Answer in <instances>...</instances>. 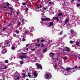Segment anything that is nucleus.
I'll return each instance as SVG.
<instances>
[{
	"instance_id": "nucleus-34",
	"label": "nucleus",
	"mask_w": 80,
	"mask_h": 80,
	"mask_svg": "<svg viewBox=\"0 0 80 80\" xmlns=\"http://www.w3.org/2000/svg\"><path fill=\"white\" fill-rule=\"evenodd\" d=\"M28 76L29 77H31V75H30V74L29 73L28 74Z\"/></svg>"
},
{
	"instance_id": "nucleus-28",
	"label": "nucleus",
	"mask_w": 80,
	"mask_h": 80,
	"mask_svg": "<svg viewBox=\"0 0 80 80\" xmlns=\"http://www.w3.org/2000/svg\"><path fill=\"white\" fill-rule=\"evenodd\" d=\"M26 10L27 12H28V7H26Z\"/></svg>"
},
{
	"instance_id": "nucleus-13",
	"label": "nucleus",
	"mask_w": 80,
	"mask_h": 80,
	"mask_svg": "<svg viewBox=\"0 0 80 80\" xmlns=\"http://www.w3.org/2000/svg\"><path fill=\"white\" fill-rule=\"evenodd\" d=\"M7 68H8V67L7 66H5L4 68H2V70H4V69H7Z\"/></svg>"
},
{
	"instance_id": "nucleus-11",
	"label": "nucleus",
	"mask_w": 80,
	"mask_h": 80,
	"mask_svg": "<svg viewBox=\"0 0 80 80\" xmlns=\"http://www.w3.org/2000/svg\"><path fill=\"white\" fill-rule=\"evenodd\" d=\"M20 64H21V65H23V64L24 63V62H23L22 61H21L20 62Z\"/></svg>"
},
{
	"instance_id": "nucleus-33",
	"label": "nucleus",
	"mask_w": 80,
	"mask_h": 80,
	"mask_svg": "<svg viewBox=\"0 0 80 80\" xmlns=\"http://www.w3.org/2000/svg\"><path fill=\"white\" fill-rule=\"evenodd\" d=\"M77 6L78 7H79L80 6V4H77Z\"/></svg>"
},
{
	"instance_id": "nucleus-42",
	"label": "nucleus",
	"mask_w": 80,
	"mask_h": 80,
	"mask_svg": "<svg viewBox=\"0 0 80 80\" xmlns=\"http://www.w3.org/2000/svg\"><path fill=\"white\" fill-rule=\"evenodd\" d=\"M19 78H20V77H19L18 76L17 77V80H18V79H19Z\"/></svg>"
},
{
	"instance_id": "nucleus-64",
	"label": "nucleus",
	"mask_w": 80,
	"mask_h": 80,
	"mask_svg": "<svg viewBox=\"0 0 80 80\" xmlns=\"http://www.w3.org/2000/svg\"><path fill=\"white\" fill-rule=\"evenodd\" d=\"M26 80H29V79H26Z\"/></svg>"
},
{
	"instance_id": "nucleus-53",
	"label": "nucleus",
	"mask_w": 80,
	"mask_h": 80,
	"mask_svg": "<svg viewBox=\"0 0 80 80\" xmlns=\"http://www.w3.org/2000/svg\"><path fill=\"white\" fill-rule=\"evenodd\" d=\"M19 26H20V22H19V23L18 24Z\"/></svg>"
},
{
	"instance_id": "nucleus-27",
	"label": "nucleus",
	"mask_w": 80,
	"mask_h": 80,
	"mask_svg": "<svg viewBox=\"0 0 80 80\" xmlns=\"http://www.w3.org/2000/svg\"><path fill=\"white\" fill-rule=\"evenodd\" d=\"M65 60H68V58L67 57H65Z\"/></svg>"
},
{
	"instance_id": "nucleus-35",
	"label": "nucleus",
	"mask_w": 80,
	"mask_h": 80,
	"mask_svg": "<svg viewBox=\"0 0 80 80\" xmlns=\"http://www.w3.org/2000/svg\"><path fill=\"white\" fill-rule=\"evenodd\" d=\"M23 55H27V53L26 52H24L22 53Z\"/></svg>"
},
{
	"instance_id": "nucleus-47",
	"label": "nucleus",
	"mask_w": 80,
	"mask_h": 80,
	"mask_svg": "<svg viewBox=\"0 0 80 80\" xmlns=\"http://www.w3.org/2000/svg\"><path fill=\"white\" fill-rule=\"evenodd\" d=\"M25 33H28V31H26L25 32Z\"/></svg>"
},
{
	"instance_id": "nucleus-6",
	"label": "nucleus",
	"mask_w": 80,
	"mask_h": 80,
	"mask_svg": "<svg viewBox=\"0 0 80 80\" xmlns=\"http://www.w3.org/2000/svg\"><path fill=\"white\" fill-rule=\"evenodd\" d=\"M52 25H53V22H50L49 23V27H52Z\"/></svg>"
},
{
	"instance_id": "nucleus-14",
	"label": "nucleus",
	"mask_w": 80,
	"mask_h": 80,
	"mask_svg": "<svg viewBox=\"0 0 80 80\" xmlns=\"http://www.w3.org/2000/svg\"><path fill=\"white\" fill-rule=\"evenodd\" d=\"M46 76L47 78H49V77H50L49 74H46Z\"/></svg>"
},
{
	"instance_id": "nucleus-16",
	"label": "nucleus",
	"mask_w": 80,
	"mask_h": 80,
	"mask_svg": "<svg viewBox=\"0 0 80 80\" xmlns=\"http://www.w3.org/2000/svg\"><path fill=\"white\" fill-rule=\"evenodd\" d=\"M66 49H67V51L68 52H69V48L68 47H66Z\"/></svg>"
},
{
	"instance_id": "nucleus-54",
	"label": "nucleus",
	"mask_w": 80,
	"mask_h": 80,
	"mask_svg": "<svg viewBox=\"0 0 80 80\" xmlns=\"http://www.w3.org/2000/svg\"><path fill=\"white\" fill-rule=\"evenodd\" d=\"M3 8H7V6H5V7H3Z\"/></svg>"
},
{
	"instance_id": "nucleus-29",
	"label": "nucleus",
	"mask_w": 80,
	"mask_h": 80,
	"mask_svg": "<svg viewBox=\"0 0 80 80\" xmlns=\"http://www.w3.org/2000/svg\"><path fill=\"white\" fill-rule=\"evenodd\" d=\"M29 44H28L26 45V47H28V46H29Z\"/></svg>"
},
{
	"instance_id": "nucleus-20",
	"label": "nucleus",
	"mask_w": 80,
	"mask_h": 80,
	"mask_svg": "<svg viewBox=\"0 0 80 80\" xmlns=\"http://www.w3.org/2000/svg\"><path fill=\"white\" fill-rule=\"evenodd\" d=\"M16 32H17V34H19V33L20 32V31H18L17 30H16Z\"/></svg>"
},
{
	"instance_id": "nucleus-56",
	"label": "nucleus",
	"mask_w": 80,
	"mask_h": 80,
	"mask_svg": "<svg viewBox=\"0 0 80 80\" xmlns=\"http://www.w3.org/2000/svg\"><path fill=\"white\" fill-rule=\"evenodd\" d=\"M23 22H24V20H22V21H21V22H22V23H23Z\"/></svg>"
},
{
	"instance_id": "nucleus-19",
	"label": "nucleus",
	"mask_w": 80,
	"mask_h": 80,
	"mask_svg": "<svg viewBox=\"0 0 80 80\" xmlns=\"http://www.w3.org/2000/svg\"><path fill=\"white\" fill-rule=\"evenodd\" d=\"M62 13H59L58 16H62Z\"/></svg>"
},
{
	"instance_id": "nucleus-48",
	"label": "nucleus",
	"mask_w": 80,
	"mask_h": 80,
	"mask_svg": "<svg viewBox=\"0 0 80 80\" xmlns=\"http://www.w3.org/2000/svg\"><path fill=\"white\" fill-rule=\"evenodd\" d=\"M22 40L23 42H25V39L24 38H23Z\"/></svg>"
},
{
	"instance_id": "nucleus-26",
	"label": "nucleus",
	"mask_w": 80,
	"mask_h": 80,
	"mask_svg": "<svg viewBox=\"0 0 80 80\" xmlns=\"http://www.w3.org/2000/svg\"><path fill=\"white\" fill-rule=\"evenodd\" d=\"M10 6V4H9V3H8L7 4H6V6H7V7H8V6Z\"/></svg>"
},
{
	"instance_id": "nucleus-58",
	"label": "nucleus",
	"mask_w": 80,
	"mask_h": 80,
	"mask_svg": "<svg viewBox=\"0 0 80 80\" xmlns=\"http://www.w3.org/2000/svg\"><path fill=\"white\" fill-rule=\"evenodd\" d=\"M42 5H40V6H39V8H42Z\"/></svg>"
},
{
	"instance_id": "nucleus-4",
	"label": "nucleus",
	"mask_w": 80,
	"mask_h": 80,
	"mask_svg": "<svg viewBox=\"0 0 80 80\" xmlns=\"http://www.w3.org/2000/svg\"><path fill=\"white\" fill-rule=\"evenodd\" d=\"M6 52H7L6 49H3L1 51V53L2 54H5Z\"/></svg>"
},
{
	"instance_id": "nucleus-57",
	"label": "nucleus",
	"mask_w": 80,
	"mask_h": 80,
	"mask_svg": "<svg viewBox=\"0 0 80 80\" xmlns=\"http://www.w3.org/2000/svg\"><path fill=\"white\" fill-rule=\"evenodd\" d=\"M10 14L11 15H12V12H11Z\"/></svg>"
},
{
	"instance_id": "nucleus-44",
	"label": "nucleus",
	"mask_w": 80,
	"mask_h": 80,
	"mask_svg": "<svg viewBox=\"0 0 80 80\" xmlns=\"http://www.w3.org/2000/svg\"><path fill=\"white\" fill-rule=\"evenodd\" d=\"M74 69V68H70V70H72Z\"/></svg>"
},
{
	"instance_id": "nucleus-15",
	"label": "nucleus",
	"mask_w": 80,
	"mask_h": 80,
	"mask_svg": "<svg viewBox=\"0 0 80 80\" xmlns=\"http://www.w3.org/2000/svg\"><path fill=\"white\" fill-rule=\"evenodd\" d=\"M11 48L12 49V50H15V48L14 47L12 46V47Z\"/></svg>"
},
{
	"instance_id": "nucleus-43",
	"label": "nucleus",
	"mask_w": 80,
	"mask_h": 80,
	"mask_svg": "<svg viewBox=\"0 0 80 80\" xmlns=\"http://www.w3.org/2000/svg\"><path fill=\"white\" fill-rule=\"evenodd\" d=\"M62 33H63V32L61 31V32H60V35H62Z\"/></svg>"
},
{
	"instance_id": "nucleus-45",
	"label": "nucleus",
	"mask_w": 80,
	"mask_h": 80,
	"mask_svg": "<svg viewBox=\"0 0 80 80\" xmlns=\"http://www.w3.org/2000/svg\"><path fill=\"white\" fill-rule=\"evenodd\" d=\"M43 10H47V8H43Z\"/></svg>"
},
{
	"instance_id": "nucleus-60",
	"label": "nucleus",
	"mask_w": 80,
	"mask_h": 80,
	"mask_svg": "<svg viewBox=\"0 0 80 80\" xmlns=\"http://www.w3.org/2000/svg\"><path fill=\"white\" fill-rule=\"evenodd\" d=\"M54 59H55V58H52V60H54Z\"/></svg>"
},
{
	"instance_id": "nucleus-5",
	"label": "nucleus",
	"mask_w": 80,
	"mask_h": 80,
	"mask_svg": "<svg viewBox=\"0 0 80 80\" xmlns=\"http://www.w3.org/2000/svg\"><path fill=\"white\" fill-rule=\"evenodd\" d=\"M33 75L35 77H36L38 76V74H37V73L35 72H34Z\"/></svg>"
},
{
	"instance_id": "nucleus-12",
	"label": "nucleus",
	"mask_w": 80,
	"mask_h": 80,
	"mask_svg": "<svg viewBox=\"0 0 80 80\" xmlns=\"http://www.w3.org/2000/svg\"><path fill=\"white\" fill-rule=\"evenodd\" d=\"M47 51V48H46L45 49H44V50H43V52H44V53L46 52Z\"/></svg>"
},
{
	"instance_id": "nucleus-46",
	"label": "nucleus",
	"mask_w": 80,
	"mask_h": 80,
	"mask_svg": "<svg viewBox=\"0 0 80 80\" xmlns=\"http://www.w3.org/2000/svg\"><path fill=\"white\" fill-rule=\"evenodd\" d=\"M37 42H40V40L38 39H37Z\"/></svg>"
},
{
	"instance_id": "nucleus-10",
	"label": "nucleus",
	"mask_w": 80,
	"mask_h": 80,
	"mask_svg": "<svg viewBox=\"0 0 80 80\" xmlns=\"http://www.w3.org/2000/svg\"><path fill=\"white\" fill-rule=\"evenodd\" d=\"M68 22H69V20H68V19H66L65 22V24H67V23Z\"/></svg>"
},
{
	"instance_id": "nucleus-21",
	"label": "nucleus",
	"mask_w": 80,
	"mask_h": 80,
	"mask_svg": "<svg viewBox=\"0 0 80 80\" xmlns=\"http://www.w3.org/2000/svg\"><path fill=\"white\" fill-rule=\"evenodd\" d=\"M57 67V65L55 64L54 66V68L55 69V68H56V67Z\"/></svg>"
},
{
	"instance_id": "nucleus-41",
	"label": "nucleus",
	"mask_w": 80,
	"mask_h": 80,
	"mask_svg": "<svg viewBox=\"0 0 80 80\" xmlns=\"http://www.w3.org/2000/svg\"><path fill=\"white\" fill-rule=\"evenodd\" d=\"M9 43H10V42H7L6 44V45H8V44H9Z\"/></svg>"
},
{
	"instance_id": "nucleus-39",
	"label": "nucleus",
	"mask_w": 80,
	"mask_h": 80,
	"mask_svg": "<svg viewBox=\"0 0 80 80\" xmlns=\"http://www.w3.org/2000/svg\"><path fill=\"white\" fill-rule=\"evenodd\" d=\"M33 30L32 29H31L30 30V32H33Z\"/></svg>"
},
{
	"instance_id": "nucleus-25",
	"label": "nucleus",
	"mask_w": 80,
	"mask_h": 80,
	"mask_svg": "<svg viewBox=\"0 0 80 80\" xmlns=\"http://www.w3.org/2000/svg\"><path fill=\"white\" fill-rule=\"evenodd\" d=\"M44 46H45V45L44 44H43V43L41 45V47H43Z\"/></svg>"
},
{
	"instance_id": "nucleus-32",
	"label": "nucleus",
	"mask_w": 80,
	"mask_h": 80,
	"mask_svg": "<svg viewBox=\"0 0 80 80\" xmlns=\"http://www.w3.org/2000/svg\"><path fill=\"white\" fill-rule=\"evenodd\" d=\"M41 41L42 42H45V40H43V39H42L41 40Z\"/></svg>"
},
{
	"instance_id": "nucleus-8",
	"label": "nucleus",
	"mask_w": 80,
	"mask_h": 80,
	"mask_svg": "<svg viewBox=\"0 0 80 80\" xmlns=\"http://www.w3.org/2000/svg\"><path fill=\"white\" fill-rule=\"evenodd\" d=\"M66 70L67 72H68V71H69V70H70V68L68 67H67L66 68Z\"/></svg>"
},
{
	"instance_id": "nucleus-37",
	"label": "nucleus",
	"mask_w": 80,
	"mask_h": 80,
	"mask_svg": "<svg viewBox=\"0 0 80 80\" xmlns=\"http://www.w3.org/2000/svg\"><path fill=\"white\" fill-rule=\"evenodd\" d=\"M37 45L38 47H40V46L41 45H40V44H37Z\"/></svg>"
},
{
	"instance_id": "nucleus-18",
	"label": "nucleus",
	"mask_w": 80,
	"mask_h": 80,
	"mask_svg": "<svg viewBox=\"0 0 80 80\" xmlns=\"http://www.w3.org/2000/svg\"><path fill=\"white\" fill-rule=\"evenodd\" d=\"M76 44L77 45H78V46H79V45H80V43H79V42H78L76 43Z\"/></svg>"
},
{
	"instance_id": "nucleus-17",
	"label": "nucleus",
	"mask_w": 80,
	"mask_h": 80,
	"mask_svg": "<svg viewBox=\"0 0 80 80\" xmlns=\"http://www.w3.org/2000/svg\"><path fill=\"white\" fill-rule=\"evenodd\" d=\"M50 55H55V53L53 52H51L50 53Z\"/></svg>"
},
{
	"instance_id": "nucleus-30",
	"label": "nucleus",
	"mask_w": 80,
	"mask_h": 80,
	"mask_svg": "<svg viewBox=\"0 0 80 80\" xmlns=\"http://www.w3.org/2000/svg\"><path fill=\"white\" fill-rule=\"evenodd\" d=\"M22 5H24V6L26 5V3H25V2H24L22 3Z\"/></svg>"
},
{
	"instance_id": "nucleus-2",
	"label": "nucleus",
	"mask_w": 80,
	"mask_h": 80,
	"mask_svg": "<svg viewBox=\"0 0 80 80\" xmlns=\"http://www.w3.org/2000/svg\"><path fill=\"white\" fill-rule=\"evenodd\" d=\"M41 19L42 20V21H45V20H47V21H50V19L48 18H46L45 19H43V18H41Z\"/></svg>"
},
{
	"instance_id": "nucleus-9",
	"label": "nucleus",
	"mask_w": 80,
	"mask_h": 80,
	"mask_svg": "<svg viewBox=\"0 0 80 80\" xmlns=\"http://www.w3.org/2000/svg\"><path fill=\"white\" fill-rule=\"evenodd\" d=\"M70 32L71 35H73L74 33V30H71L70 31Z\"/></svg>"
},
{
	"instance_id": "nucleus-50",
	"label": "nucleus",
	"mask_w": 80,
	"mask_h": 80,
	"mask_svg": "<svg viewBox=\"0 0 80 80\" xmlns=\"http://www.w3.org/2000/svg\"><path fill=\"white\" fill-rule=\"evenodd\" d=\"M62 69H63V70H65V68H64L63 67H62Z\"/></svg>"
},
{
	"instance_id": "nucleus-62",
	"label": "nucleus",
	"mask_w": 80,
	"mask_h": 80,
	"mask_svg": "<svg viewBox=\"0 0 80 80\" xmlns=\"http://www.w3.org/2000/svg\"><path fill=\"white\" fill-rule=\"evenodd\" d=\"M10 11L11 12H12V11H13V10H10Z\"/></svg>"
},
{
	"instance_id": "nucleus-1",
	"label": "nucleus",
	"mask_w": 80,
	"mask_h": 80,
	"mask_svg": "<svg viewBox=\"0 0 80 80\" xmlns=\"http://www.w3.org/2000/svg\"><path fill=\"white\" fill-rule=\"evenodd\" d=\"M36 66H37V68H40L41 70H42L43 69V68L41 65L39 63H36Z\"/></svg>"
},
{
	"instance_id": "nucleus-24",
	"label": "nucleus",
	"mask_w": 80,
	"mask_h": 80,
	"mask_svg": "<svg viewBox=\"0 0 80 80\" xmlns=\"http://www.w3.org/2000/svg\"><path fill=\"white\" fill-rule=\"evenodd\" d=\"M5 62L6 63H8V60H6L5 61Z\"/></svg>"
},
{
	"instance_id": "nucleus-22",
	"label": "nucleus",
	"mask_w": 80,
	"mask_h": 80,
	"mask_svg": "<svg viewBox=\"0 0 80 80\" xmlns=\"http://www.w3.org/2000/svg\"><path fill=\"white\" fill-rule=\"evenodd\" d=\"M69 42L70 43H71V44H72V43H73V42L72 41H70Z\"/></svg>"
},
{
	"instance_id": "nucleus-51",
	"label": "nucleus",
	"mask_w": 80,
	"mask_h": 80,
	"mask_svg": "<svg viewBox=\"0 0 80 80\" xmlns=\"http://www.w3.org/2000/svg\"><path fill=\"white\" fill-rule=\"evenodd\" d=\"M23 76H25H25H26V74L25 73H24L23 74Z\"/></svg>"
},
{
	"instance_id": "nucleus-7",
	"label": "nucleus",
	"mask_w": 80,
	"mask_h": 80,
	"mask_svg": "<svg viewBox=\"0 0 80 80\" xmlns=\"http://www.w3.org/2000/svg\"><path fill=\"white\" fill-rule=\"evenodd\" d=\"M53 19H54V20L56 19L57 21H59V19L57 17H53Z\"/></svg>"
},
{
	"instance_id": "nucleus-61",
	"label": "nucleus",
	"mask_w": 80,
	"mask_h": 80,
	"mask_svg": "<svg viewBox=\"0 0 80 80\" xmlns=\"http://www.w3.org/2000/svg\"><path fill=\"white\" fill-rule=\"evenodd\" d=\"M25 76H22V78H25Z\"/></svg>"
},
{
	"instance_id": "nucleus-40",
	"label": "nucleus",
	"mask_w": 80,
	"mask_h": 80,
	"mask_svg": "<svg viewBox=\"0 0 80 80\" xmlns=\"http://www.w3.org/2000/svg\"><path fill=\"white\" fill-rule=\"evenodd\" d=\"M74 2V0H71V3H73Z\"/></svg>"
},
{
	"instance_id": "nucleus-3",
	"label": "nucleus",
	"mask_w": 80,
	"mask_h": 80,
	"mask_svg": "<svg viewBox=\"0 0 80 80\" xmlns=\"http://www.w3.org/2000/svg\"><path fill=\"white\" fill-rule=\"evenodd\" d=\"M19 57L20 58H21V60H23V58H25V57H26V56H25V55H21Z\"/></svg>"
},
{
	"instance_id": "nucleus-52",
	"label": "nucleus",
	"mask_w": 80,
	"mask_h": 80,
	"mask_svg": "<svg viewBox=\"0 0 80 80\" xmlns=\"http://www.w3.org/2000/svg\"><path fill=\"white\" fill-rule=\"evenodd\" d=\"M78 68V67L77 66H75L74 67V68Z\"/></svg>"
},
{
	"instance_id": "nucleus-49",
	"label": "nucleus",
	"mask_w": 80,
	"mask_h": 80,
	"mask_svg": "<svg viewBox=\"0 0 80 80\" xmlns=\"http://www.w3.org/2000/svg\"><path fill=\"white\" fill-rule=\"evenodd\" d=\"M37 6V7L38 8V9H40V8L39 7H38V6Z\"/></svg>"
},
{
	"instance_id": "nucleus-31",
	"label": "nucleus",
	"mask_w": 80,
	"mask_h": 80,
	"mask_svg": "<svg viewBox=\"0 0 80 80\" xmlns=\"http://www.w3.org/2000/svg\"><path fill=\"white\" fill-rule=\"evenodd\" d=\"M31 50H32V51H35V49H31Z\"/></svg>"
},
{
	"instance_id": "nucleus-59",
	"label": "nucleus",
	"mask_w": 80,
	"mask_h": 80,
	"mask_svg": "<svg viewBox=\"0 0 80 80\" xmlns=\"http://www.w3.org/2000/svg\"><path fill=\"white\" fill-rule=\"evenodd\" d=\"M26 50L27 51H28V48H26Z\"/></svg>"
},
{
	"instance_id": "nucleus-36",
	"label": "nucleus",
	"mask_w": 80,
	"mask_h": 80,
	"mask_svg": "<svg viewBox=\"0 0 80 80\" xmlns=\"http://www.w3.org/2000/svg\"><path fill=\"white\" fill-rule=\"evenodd\" d=\"M7 29V28H3L2 29V30H5Z\"/></svg>"
},
{
	"instance_id": "nucleus-63",
	"label": "nucleus",
	"mask_w": 80,
	"mask_h": 80,
	"mask_svg": "<svg viewBox=\"0 0 80 80\" xmlns=\"http://www.w3.org/2000/svg\"><path fill=\"white\" fill-rule=\"evenodd\" d=\"M11 25V24H9L8 25V26H10Z\"/></svg>"
},
{
	"instance_id": "nucleus-23",
	"label": "nucleus",
	"mask_w": 80,
	"mask_h": 80,
	"mask_svg": "<svg viewBox=\"0 0 80 80\" xmlns=\"http://www.w3.org/2000/svg\"><path fill=\"white\" fill-rule=\"evenodd\" d=\"M9 8L10 10H13V8L12 7H9Z\"/></svg>"
},
{
	"instance_id": "nucleus-55",
	"label": "nucleus",
	"mask_w": 80,
	"mask_h": 80,
	"mask_svg": "<svg viewBox=\"0 0 80 80\" xmlns=\"http://www.w3.org/2000/svg\"><path fill=\"white\" fill-rule=\"evenodd\" d=\"M56 60H57V61H58V58H56Z\"/></svg>"
},
{
	"instance_id": "nucleus-38",
	"label": "nucleus",
	"mask_w": 80,
	"mask_h": 80,
	"mask_svg": "<svg viewBox=\"0 0 80 80\" xmlns=\"http://www.w3.org/2000/svg\"><path fill=\"white\" fill-rule=\"evenodd\" d=\"M51 3H52V2L50 1L49 2V4L50 5V4H51Z\"/></svg>"
}]
</instances>
